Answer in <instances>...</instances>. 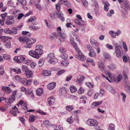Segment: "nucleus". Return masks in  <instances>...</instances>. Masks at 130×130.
<instances>
[{
  "instance_id": "c85d7f7f",
  "label": "nucleus",
  "mask_w": 130,
  "mask_h": 130,
  "mask_svg": "<svg viewBox=\"0 0 130 130\" xmlns=\"http://www.w3.org/2000/svg\"><path fill=\"white\" fill-rule=\"evenodd\" d=\"M29 27V28L30 29H33L35 31L37 30H38L40 28V27H39L35 26L32 25H30Z\"/></svg>"
},
{
  "instance_id": "603ef678",
  "label": "nucleus",
  "mask_w": 130,
  "mask_h": 130,
  "mask_svg": "<svg viewBox=\"0 0 130 130\" xmlns=\"http://www.w3.org/2000/svg\"><path fill=\"white\" fill-rule=\"evenodd\" d=\"M4 32L7 34H11V30L9 28H6L4 30Z\"/></svg>"
},
{
  "instance_id": "4d7b16f0",
  "label": "nucleus",
  "mask_w": 130,
  "mask_h": 130,
  "mask_svg": "<svg viewBox=\"0 0 130 130\" xmlns=\"http://www.w3.org/2000/svg\"><path fill=\"white\" fill-rule=\"evenodd\" d=\"M82 2L84 6L85 7H87L88 6V3L87 1L85 0H83Z\"/></svg>"
},
{
  "instance_id": "c756f323",
  "label": "nucleus",
  "mask_w": 130,
  "mask_h": 130,
  "mask_svg": "<svg viewBox=\"0 0 130 130\" xmlns=\"http://www.w3.org/2000/svg\"><path fill=\"white\" fill-rule=\"evenodd\" d=\"M61 64L64 66H67L69 64V62L68 60H64L61 61Z\"/></svg>"
},
{
  "instance_id": "473e14b6",
  "label": "nucleus",
  "mask_w": 130,
  "mask_h": 130,
  "mask_svg": "<svg viewBox=\"0 0 130 130\" xmlns=\"http://www.w3.org/2000/svg\"><path fill=\"white\" fill-rule=\"evenodd\" d=\"M104 56L106 59L109 60H110L111 58L110 55L107 53H105L104 54Z\"/></svg>"
},
{
  "instance_id": "79ce46f5",
  "label": "nucleus",
  "mask_w": 130,
  "mask_h": 130,
  "mask_svg": "<svg viewBox=\"0 0 130 130\" xmlns=\"http://www.w3.org/2000/svg\"><path fill=\"white\" fill-rule=\"evenodd\" d=\"M27 41L30 42V44L31 45L34 43L36 41V39L35 38L31 39L30 40H27Z\"/></svg>"
},
{
  "instance_id": "412c9836",
  "label": "nucleus",
  "mask_w": 130,
  "mask_h": 130,
  "mask_svg": "<svg viewBox=\"0 0 130 130\" xmlns=\"http://www.w3.org/2000/svg\"><path fill=\"white\" fill-rule=\"evenodd\" d=\"M112 43L115 48V50L120 49L119 47H120V46L119 44L115 42L114 41H112Z\"/></svg>"
},
{
  "instance_id": "5fc2aeb1",
  "label": "nucleus",
  "mask_w": 130,
  "mask_h": 130,
  "mask_svg": "<svg viewBox=\"0 0 130 130\" xmlns=\"http://www.w3.org/2000/svg\"><path fill=\"white\" fill-rule=\"evenodd\" d=\"M84 91V89L83 88L80 87L78 91V93L79 94H81L83 93Z\"/></svg>"
},
{
  "instance_id": "a19ab883",
  "label": "nucleus",
  "mask_w": 130,
  "mask_h": 130,
  "mask_svg": "<svg viewBox=\"0 0 130 130\" xmlns=\"http://www.w3.org/2000/svg\"><path fill=\"white\" fill-rule=\"evenodd\" d=\"M110 92L112 94H115L116 93V91L114 88L110 86Z\"/></svg>"
},
{
  "instance_id": "aec40b11",
  "label": "nucleus",
  "mask_w": 130,
  "mask_h": 130,
  "mask_svg": "<svg viewBox=\"0 0 130 130\" xmlns=\"http://www.w3.org/2000/svg\"><path fill=\"white\" fill-rule=\"evenodd\" d=\"M44 58H42L39 60L38 63V66L40 67H42L44 64Z\"/></svg>"
},
{
  "instance_id": "69168bd1",
  "label": "nucleus",
  "mask_w": 130,
  "mask_h": 130,
  "mask_svg": "<svg viewBox=\"0 0 130 130\" xmlns=\"http://www.w3.org/2000/svg\"><path fill=\"white\" fill-rule=\"evenodd\" d=\"M43 123L45 125L47 126L49 125L50 122L48 120H45L44 121Z\"/></svg>"
},
{
  "instance_id": "c03bdc74",
  "label": "nucleus",
  "mask_w": 130,
  "mask_h": 130,
  "mask_svg": "<svg viewBox=\"0 0 130 130\" xmlns=\"http://www.w3.org/2000/svg\"><path fill=\"white\" fill-rule=\"evenodd\" d=\"M115 125L112 124H110L109 125V130H115Z\"/></svg>"
},
{
  "instance_id": "7c9ffc66",
  "label": "nucleus",
  "mask_w": 130,
  "mask_h": 130,
  "mask_svg": "<svg viewBox=\"0 0 130 130\" xmlns=\"http://www.w3.org/2000/svg\"><path fill=\"white\" fill-rule=\"evenodd\" d=\"M32 93V90L31 89H27L25 91V94L26 95H29L31 94Z\"/></svg>"
},
{
  "instance_id": "37998d69",
  "label": "nucleus",
  "mask_w": 130,
  "mask_h": 130,
  "mask_svg": "<svg viewBox=\"0 0 130 130\" xmlns=\"http://www.w3.org/2000/svg\"><path fill=\"white\" fill-rule=\"evenodd\" d=\"M4 71L3 68L2 66L0 67V75H4Z\"/></svg>"
},
{
  "instance_id": "bf43d9fd",
  "label": "nucleus",
  "mask_w": 130,
  "mask_h": 130,
  "mask_svg": "<svg viewBox=\"0 0 130 130\" xmlns=\"http://www.w3.org/2000/svg\"><path fill=\"white\" fill-rule=\"evenodd\" d=\"M37 112L40 113L43 115H46V113L44 112L43 111L41 110H39L37 111Z\"/></svg>"
},
{
  "instance_id": "dca6fc26",
  "label": "nucleus",
  "mask_w": 130,
  "mask_h": 130,
  "mask_svg": "<svg viewBox=\"0 0 130 130\" xmlns=\"http://www.w3.org/2000/svg\"><path fill=\"white\" fill-rule=\"evenodd\" d=\"M98 67L100 68V70L102 72L104 71V69L105 67L104 65L100 62L98 63Z\"/></svg>"
},
{
  "instance_id": "1a4fd4ad",
  "label": "nucleus",
  "mask_w": 130,
  "mask_h": 130,
  "mask_svg": "<svg viewBox=\"0 0 130 130\" xmlns=\"http://www.w3.org/2000/svg\"><path fill=\"white\" fill-rule=\"evenodd\" d=\"M31 36V35L29 34L27 35L24 36L22 37L20 36L18 38V40L20 41H25L29 39Z\"/></svg>"
},
{
  "instance_id": "338daca9",
  "label": "nucleus",
  "mask_w": 130,
  "mask_h": 130,
  "mask_svg": "<svg viewBox=\"0 0 130 130\" xmlns=\"http://www.w3.org/2000/svg\"><path fill=\"white\" fill-rule=\"evenodd\" d=\"M75 22L78 25H80V20L78 19H75L74 20Z\"/></svg>"
},
{
  "instance_id": "864d4df0",
  "label": "nucleus",
  "mask_w": 130,
  "mask_h": 130,
  "mask_svg": "<svg viewBox=\"0 0 130 130\" xmlns=\"http://www.w3.org/2000/svg\"><path fill=\"white\" fill-rule=\"evenodd\" d=\"M3 57L4 59L6 60L10 58V55L6 54H4L3 55Z\"/></svg>"
},
{
  "instance_id": "9d476101",
  "label": "nucleus",
  "mask_w": 130,
  "mask_h": 130,
  "mask_svg": "<svg viewBox=\"0 0 130 130\" xmlns=\"http://www.w3.org/2000/svg\"><path fill=\"white\" fill-rule=\"evenodd\" d=\"M90 41L91 45L94 47L96 48L99 46V43L94 39L92 38H90Z\"/></svg>"
},
{
  "instance_id": "6ab92c4d",
  "label": "nucleus",
  "mask_w": 130,
  "mask_h": 130,
  "mask_svg": "<svg viewBox=\"0 0 130 130\" xmlns=\"http://www.w3.org/2000/svg\"><path fill=\"white\" fill-rule=\"evenodd\" d=\"M18 30L17 28L14 27L11 30V34L13 35H16L17 33Z\"/></svg>"
},
{
  "instance_id": "4468645a",
  "label": "nucleus",
  "mask_w": 130,
  "mask_h": 130,
  "mask_svg": "<svg viewBox=\"0 0 130 130\" xmlns=\"http://www.w3.org/2000/svg\"><path fill=\"white\" fill-rule=\"evenodd\" d=\"M25 73L27 78H29L32 77V72L30 70H27L25 71Z\"/></svg>"
},
{
  "instance_id": "9b49d317",
  "label": "nucleus",
  "mask_w": 130,
  "mask_h": 130,
  "mask_svg": "<svg viewBox=\"0 0 130 130\" xmlns=\"http://www.w3.org/2000/svg\"><path fill=\"white\" fill-rule=\"evenodd\" d=\"M2 90L3 91H5L6 93L8 94H10L11 92L10 88L8 87L3 86L2 88Z\"/></svg>"
},
{
  "instance_id": "e2e57ef3",
  "label": "nucleus",
  "mask_w": 130,
  "mask_h": 130,
  "mask_svg": "<svg viewBox=\"0 0 130 130\" xmlns=\"http://www.w3.org/2000/svg\"><path fill=\"white\" fill-rule=\"evenodd\" d=\"M122 76L121 75H119L117 78V80L119 82H120L122 79Z\"/></svg>"
},
{
  "instance_id": "052dcab7",
  "label": "nucleus",
  "mask_w": 130,
  "mask_h": 130,
  "mask_svg": "<svg viewBox=\"0 0 130 130\" xmlns=\"http://www.w3.org/2000/svg\"><path fill=\"white\" fill-rule=\"evenodd\" d=\"M7 13L6 12H5L3 14H2L1 16L2 18V19H5V18L6 17Z\"/></svg>"
},
{
  "instance_id": "4c0bfd02",
  "label": "nucleus",
  "mask_w": 130,
  "mask_h": 130,
  "mask_svg": "<svg viewBox=\"0 0 130 130\" xmlns=\"http://www.w3.org/2000/svg\"><path fill=\"white\" fill-rule=\"evenodd\" d=\"M63 54H61L60 55V57L62 59H67L68 57V55L65 53H63Z\"/></svg>"
},
{
  "instance_id": "c9c22d12",
  "label": "nucleus",
  "mask_w": 130,
  "mask_h": 130,
  "mask_svg": "<svg viewBox=\"0 0 130 130\" xmlns=\"http://www.w3.org/2000/svg\"><path fill=\"white\" fill-rule=\"evenodd\" d=\"M36 118V117L33 116L32 115H30L29 119V121L31 122H33L34 121Z\"/></svg>"
},
{
  "instance_id": "680f3d73",
  "label": "nucleus",
  "mask_w": 130,
  "mask_h": 130,
  "mask_svg": "<svg viewBox=\"0 0 130 130\" xmlns=\"http://www.w3.org/2000/svg\"><path fill=\"white\" fill-rule=\"evenodd\" d=\"M26 45L27 46H25V47L27 48H30L31 47V44H30V42L27 41L26 42Z\"/></svg>"
},
{
  "instance_id": "ddd939ff",
  "label": "nucleus",
  "mask_w": 130,
  "mask_h": 130,
  "mask_svg": "<svg viewBox=\"0 0 130 130\" xmlns=\"http://www.w3.org/2000/svg\"><path fill=\"white\" fill-rule=\"evenodd\" d=\"M56 85L55 82L51 83L48 84L47 86V88L49 90H51L54 89Z\"/></svg>"
},
{
  "instance_id": "8fccbe9b",
  "label": "nucleus",
  "mask_w": 130,
  "mask_h": 130,
  "mask_svg": "<svg viewBox=\"0 0 130 130\" xmlns=\"http://www.w3.org/2000/svg\"><path fill=\"white\" fill-rule=\"evenodd\" d=\"M64 72V70H62L58 71L56 73V75L60 76Z\"/></svg>"
},
{
  "instance_id": "de8ad7c7",
  "label": "nucleus",
  "mask_w": 130,
  "mask_h": 130,
  "mask_svg": "<svg viewBox=\"0 0 130 130\" xmlns=\"http://www.w3.org/2000/svg\"><path fill=\"white\" fill-rule=\"evenodd\" d=\"M35 7L38 10H41V7L40 5L39 4H38V3H37V4H36L35 3Z\"/></svg>"
},
{
  "instance_id": "7ed1b4c3",
  "label": "nucleus",
  "mask_w": 130,
  "mask_h": 130,
  "mask_svg": "<svg viewBox=\"0 0 130 130\" xmlns=\"http://www.w3.org/2000/svg\"><path fill=\"white\" fill-rule=\"evenodd\" d=\"M13 60L17 63H21L23 62L24 63L26 64L27 63V62L25 61V58L22 55L15 57L13 58Z\"/></svg>"
},
{
  "instance_id": "423d86ee",
  "label": "nucleus",
  "mask_w": 130,
  "mask_h": 130,
  "mask_svg": "<svg viewBox=\"0 0 130 130\" xmlns=\"http://www.w3.org/2000/svg\"><path fill=\"white\" fill-rule=\"evenodd\" d=\"M57 31H58V35L60 37V41L62 42H63L64 41L65 38V36H64V34H62L61 32V29L60 27H59L57 28Z\"/></svg>"
},
{
  "instance_id": "09e8293b",
  "label": "nucleus",
  "mask_w": 130,
  "mask_h": 130,
  "mask_svg": "<svg viewBox=\"0 0 130 130\" xmlns=\"http://www.w3.org/2000/svg\"><path fill=\"white\" fill-rule=\"evenodd\" d=\"M18 1L21 3L22 4L25 5L26 4V2L25 0H18Z\"/></svg>"
},
{
  "instance_id": "e433bc0d",
  "label": "nucleus",
  "mask_w": 130,
  "mask_h": 130,
  "mask_svg": "<svg viewBox=\"0 0 130 130\" xmlns=\"http://www.w3.org/2000/svg\"><path fill=\"white\" fill-rule=\"evenodd\" d=\"M66 109L67 111H71L73 109V108L72 106L69 105L66 106Z\"/></svg>"
},
{
  "instance_id": "ea45409f",
  "label": "nucleus",
  "mask_w": 130,
  "mask_h": 130,
  "mask_svg": "<svg viewBox=\"0 0 130 130\" xmlns=\"http://www.w3.org/2000/svg\"><path fill=\"white\" fill-rule=\"evenodd\" d=\"M67 121L70 124L72 123L73 122V120L72 117L68 118L67 120Z\"/></svg>"
},
{
  "instance_id": "5701e85b",
  "label": "nucleus",
  "mask_w": 130,
  "mask_h": 130,
  "mask_svg": "<svg viewBox=\"0 0 130 130\" xmlns=\"http://www.w3.org/2000/svg\"><path fill=\"white\" fill-rule=\"evenodd\" d=\"M70 91L71 93L77 91V89L74 85H72L70 88Z\"/></svg>"
},
{
  "instance_id": "2eb2a0df",
  "label": "nucleus",
  "mask_w": 130,
  "mask_h": 130,
  "mask_svg": "<svg viewBox=\"0 0 130 130\" xmlns=\"http://www.w3.org/2000/svg\"><path fill=\"white\" fill-rule=\"evenodd\" d=\"M125 7L128 9L130 10V4L127 0H123Z\"/></svg>"
},
{
  "instance_id": "a878e982",
  "label": "nucleus",
  "mask_w": 130,
  "mask_h": 130,
  "mask_svg": "<svg viewBox=\"0 0 130 130\" xmlns=\"http://www.w3.org/2000/svg\"><path fill=\"white\" fill-rule=\"evenodd\" d=\"M59 18L62 21H64V18L62 16L63 14L61 13H58V14H56Z\"/></svg>"
},
{
  "instance_id": "f704fd0d",
  "label": "nucleus",
  "mask_w": 130,
  "mask_h": 130,
  "mask_svg": "<svg viewBox=\"0 0 130 130\" xmlns=\"http://www.w3.org/2000/svg\"><path fill=\"white\" fill-rule=\"evenodd\" d=\"M102 102V101H101L99 102H96L93 103L92 104V105L94 106H96L98 105L101 104Z\"/></svg>"
},
{
  "instance_id": "58836bf2",
  "label": "nucleus",
  "mask_w": 130,
  "mask_h": 130,
  "mask_svg": "<svg viewBox=\"0 0 130 130\" xmlns=\"http://www.w3.org/2000/svg\"><path fill=\"white\" fill-rule=\"evenodd\" d=\"M4 46L8 48H10L11 47V44L10 42H5L4 44Z\"/></svg>"
},
{
  "instance_id": "4be33fe9",
  "label": "nucleus",
  "mask_w": 130,
  "mask_h": 130,
  "mask_svg": "<svg viewBox=\"0 0 130 130\" xmlns=\"http://www.w3.org/2000/svg\"><path fill=\"white\" fill-rule=\"evenodd\" d=\"M56 9L58 10V11L56 12V14H58V13H60V4L59 3H57L56 5Z\"/></svg>"
},
{
  "instance_id": "a18cd8bd",
  "label": "nucleus",
  "mask_w": 130,
  "mask_h": 130,
  "mask_svg": "<svg viewBox=\"0 0 130 130\" xmlns=\"http://www.w3.org/2000/svg\"><path fill=\"white\" fill-rule=\"evenodd\" d=\"M32 82V80L31 79H29L27 80L26 82V84L25 85L27 86H28L30 85Z\"/></svg>"
},
{
  "instance_id": "49530a36",
  "label": "nucleus",
  "mask_w": 130,
  "mask_h": 130,
  "mask_svg": "<svg viewBox=\"0 0 130 130\" xmlns=\"http://www.w3.org/2000/svg\"><path fill=\"white\" fill-rule=\"evenodd\" d=\"M120 94L121 95H122L123 96L122 100V101L123 102H124L125 101V98L126 96V95L125 94H124V93H123V92H121L120 93Z\"/></svg>"
},
{
  "instance_id": "b1692460",
  "label": "nucleus",
  "mask_w": 130,
  "mask_h": 130,
  "mask_svg": "<svg viewBox=\"0 0 130 130\" xmlns=\"http://www.w3.org/2000/svg\"><path fill=\"white\" fill-rule=\"evenodd\" d=\"M109 33L110 34H116L117 36H118L121 34V31L119 30H118L115 32L113 31H109Z\"/></svg>"
},
{
  "instance_id": "6e6d98bb",
  "label": "nucleus",
  "mask_w": 130,
  "mask_h": 130,
  "mask_svg": "<svg viewBox=\"0 0 130 130\" xmlns=\"http://www.w3.org/2000/svg\"><path fill=\"white\" fill-rule=\"evenodd\" d=\"M43 46L41 45H37L36 46V49L35 50L42 49Z\"/></svg>"
},
{
  "instance_id": "f3484780",
  "label": "nucleus",
  "mask_w": 130,
  "mask_h": 130,
  "mask_svg": "<svg viewBox=\"0 0 130 130\" xmlns=\"http://www.w3.org/2000/svg\"><path fill=\"white\" fill-rule=\"evenodd\" d=\"M36 91V94L39 96L41 95L43 93V90L42 88H40L38 89Z\"/></svg>"
},
{
  "instance_id": "cd10ccee",
  "label": "nucleus",
  "mask_w": 130,
  "mask_h": 130,
  "mask_svg": "<svg viewBox=\"0 0 130 130\" xmlns=\"http://www.w3.org/2000/svg\"><path fill=\"white\" fill-rule=\"evenodd\" d=\"M89 55L90 56L94 57L96 56V54L94 50L90 51L89 54Z\"/></svg>"
},
{
  "instance_id": "f257e3e1",
  "label": "nucleus",
  "mask_w": 130,
  "mask_h": 130,
  "mask_svg": "<svg viewBox=\"0 0 130 130\" xmlns=\"http://www.w3.org/2000/svg\"><path fill=\"white\" fill-rule=\"evenodd\" d=\"M43 53V51L42 49L35 50L34 51H30L29 52V54L34 58L38 59L40 57V56L42 55Z\"/></svg>"
},
{
  "instance_id": "0e129e2a",
  "label": "nucleus",
  "mask_w": 130,
  "mask_h": 130,
  "mask_svg": "<svg viewBox=\"0 0 130 130\" xmlns=\"http://www.w3.org/2000/svg\"><path fill=\"white\" fill-rule=\"evenodd\" d=\"M122 59L123 62L124 63H126L127 61V59H128L127 57L126 56H123L122 57Z\"/></svg>"
},
{
  "instance_id": "f8f14e48",
  "label": "nucleus",
  "mask_w": 130,
  "mask_h": 130,
  "mask_svg": "<svg viewBox=\"0 0 130 130\" xmlns=\"http://www.w3.org/2000/svg\"><path fill=\"white\" fill-rule=\"evenodd\" d=\"M55 99L53 96H51L47 99L48 104L51 106L53 105L55 103Z\"/></svg>"
},
{
  "instance_id": "3c124183",
  "label": "nucleus",
  "mask_w": 130,
  "mask_h": 130,
  "mask_svg": "<svg viewBox=\"0 0 130 130\" xmlns=\"http://www.w3.org/2000/svg\"><path fill=\"white\" fill-rule=\"evenodd\" d=\"M36 20V18L34 16L31 17L28 20V22H33L35 20Z\"/></svg>"
},
{
  "instance_id": "72a5a7b5",
  "label": "nucleus",
  "mask_w": 130,
  "mask_h": 130,
  "mask_svg": "<svg viewBox=\"0 0 130 130\" xmlns=\"http://www.w3.org/2000/svg\"><path fill=\"white\" fill-rule=\"evenodd\" d=\"M59 51L61 53L63 54L66 53L67 50L66 48L61 47L59 48Z\"/></svg>"
},
{
  "instance_id": "13d9d810",
  "label": "nucleus",
  "mask_w": 130,
  "mask_h": 130,
  "mask_svg": "<svg viewBox=\"0 0 130 130\" xmlns=\"http://www.w3.org/2000/svg\"><path fill=\"white\" fill-rule=\"evenodd\" d=\"M14 77L16 80L21 81L22 80L20 76L18 75H16Z\"/></svg>"
},
{
  "instance_id": "774afa93",
  "label": "nucleus",
  "mask_w": 130,
  "mask_h": 130,
  "mask_svg": "<svg viewBox=\"0 0 130 130\" xmlns=\"http://www.w3.org/2000/svg\"><path fill=\"white\" fill-rule=\"evenodd\" d=\"M86 85L89 88H93V86L91 84V83H86Z\"/></svg>"
},
{
  "instance_id": "a211bd4d",
  "label": "nucleus",
  "mask_w": 130,
  "mask_h": 130,
  "mask_svg": "<svg viewBox=\"0 0 130 130\" xmlns=\"http://www.w3.org/2000/svg\"><path fill=\"white\" fill-rule=\"evenodd\" d=\"M61 94L62 95L65 94L67 92V88L64 87H62L60 89Z\"/></svg>"
},
{
  "instance_id": "bb28decb",
  "label": "nucleus",
  "mask_w": 130,
  "mask_h": 130,
  "mask_svg": "<svg viewBox=\"0 0 130 130\" xmlns=\"http://www.w3.org/2000/svg\"><path fill=\"white\" fill-rule=\"evenodd\" d=\"M115 53L117 57L120 58L121 56V54L120 51V49L115 50Z\"/></svg>"
},
{
  "instance_id": "0eeeda50",
  "label": "nucleus",
  "mask_w": 130,
  "mask_h": 130,
  "mask_svg": "<svg viewBox=\"0 0 130 130\" xmlns=\"http://www.w3.org/2000/svg\"><path fill=\"white\" fill-rule=\"evenodd\" d=\"M87 123L89 125L96 126L98 125V122L95 120L90 119L87 121Z\"/></svg>"
},
{
  "instance_id": "6e6552de",
  "label": "nucleus",
  "mask_w": 130,
  "mask_h": 130,
  "mask_svg": "<svg viewBox=\"0 0 130 130\" xmlns=\"http://www.w3.org/2000/svg\"><path fill=\"white\" fill-rule=\"evenodd\" d=\"M76 51L78 54V55H75L76 57L80 60H84V56L81 51L79 49H77Z\"/></svg>"
},
{
  "instance_id": "393cba45",
  "label": "nucleus",
  "mask_w": 130,
  "mask_h": 130,
  "mask_svg": "<svg viewBox=\"0 0 130 130\" xmlns=\"http://www.w3.org/2000/svg\"><path fill=\"white\" fill-rule=\"evenodd\" d=\"M56 13H55L54 12H53L50 13L49 15L52 19L54 20L56 18Z\"/></svg>"
},
{
  "instance_id": "39448f33",
  "label": "nucleus",
  "mask_w": 130,
  "mask_h": 130,
  "mask_svg": "<svg viewBox=\"0 0 130 130\" xmlns=\"http://www.w3.org/2000/svg\"><path fill=\"white\" fill-rule=\"evenodd\" d=\"M15 18V17L13 15L7 16L5 23L8 25H11L13 24L15 22L14 20Z\"/></svg>"
},
{
  "instance_id": "2f4dec72",
  "label": "nucleus",
  "mask_w": 130,
  "mask_h": 130,
  "mask_svg": "<svg viewBox=\"0 0 130 130\" xmlns=\"http://www.w3.org/2000/svg\"><path fill=\"white\" fill-rule=\"evenodd\" d=\"M43 74L45 76H48L51 74V73L50 71H48L47 70H45L43 71Z\"/></svg>"
},
{
  "instance_id": "f03ea898",
  "label": "nucleus",
  "mask_w": 130,
  "mask_h": 130,
  "mask_svg": "<svg viewBox=\"0 0 130 130\" xmlns=\"http://www.w3.org/2000/svg\"><path fill=\"white\" fill-rule=\"evenodd\" d=\"M47 59L48 62L50 63L55 64L58 62L57 59L55 58V56L53 53H49L47 56Z\"/></svg>"
},
{
  "instance_id": "20e7f679",
  "label": "nucleus",
  "mask_w": 130,
  "mask_h": 130,
  "mask_svg": "<svg viewBox=\"0 0 130 130\" xmlns=\"http://www.w3.org/2000/svg\"><path fill=\"white\" fill-rule=\"evenodd\" d=\"M17 90H14L12 93L11 95H10L9 98H7L6 99V102L8 103L11 104L13 103V101H15V96L16 94Z\"/></svg>"
}]
</instances>
